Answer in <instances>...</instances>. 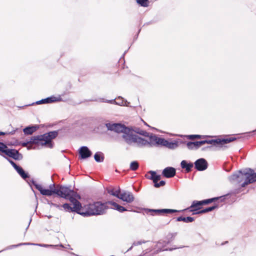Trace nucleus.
Returning a JSON list of instances; mask_svg holds the SVG:
<instances>
[{
	"label": "nucleus",
	"mask_w": 256,
	"mask_h": 256,
	"mask_svg": "<svg viewBox=\"0 0 256 256\" xmlns=\"http://www.w3.org/2000/svg\"><path fill=\"white\" fill-rule=\"evenodd\" d=\"M212 148V146H207L206 147H204L202 148V150H206L208 149V148Z\"/></svg>",
	"instance_id": "nucleus-51"
},
{
	"label": "nucleus",
	"mask_w": 256,
	"mask_h": 256,
	"mask_svg": "<svg viewBox=\"0 0 256 256\" xmlns=\"http://www.w3.org/2000/svg\"><path fill=\"white\" fill-rule=\"evenodd\" d=\"M76 198H71L70 200L74 205V206L72 208V212H76L79 214L86 216L85 214H82V212L85 213L86 212V205L82 206L80 202Z\"/></svg>",
	"instance_id": "nucleus-10"
},
{
	"label": "nucleus",
	"mask_w": 256,
	"mask_h": 256,
	"mask_svg": "<svg viewBox=\"0 0 256 256\" xmlns=\"http://www.w3.org/2000/svg\"><path fill=\"white\" fill-rule=\"evenodd\" d=\"M178 146V142L177 141H174V142H170L168 140L166 147L170 149L174 150L177 148Z\"/></svg>",
	"instance_id": "nucleus-31"
},
{
	"label": "nucleus",
	"mask_w": 256,
	"mask_h": 256,
	"mask_svg": "<svg viewBox=\"0 0 256 256\" xmlns=\"http://www.w3.org/2000/svg\"><path fill=\"white\" fill-rule=\"evenodd\" d=\"M130 132L124 133L122 138L126 144L131 145L134 142L136 135L130 134Z\"/></svg>",
	"instance_id": "nucleus-18"
},
{
	"label": "nucleus",
	"mask_w": 256,
	"mask_h": 256,
	"mask_svg": "<svg viewBox=\"0 0 256 256\" xmlns=\"http://www.w3.org/2000/svg\"><path fill=\"white\" fill-rule=\"evenodd\" d=\"M180 166L182 168L185 169L187 172H189L192 170L194 164L192 162H188L186 160H183L180 162Z\"/></svg>",
	"instance_id": "nucleus-23"
},
{
	"label": "nucleus",
	"mask_w": 256,
	"mask_h": 256,
	"mask_svg": "<svg viewBox=\"0 0 256 256\" xmlns=\"http://www.w3.org/2000/svg\"><path fill=\"white\" fill-rule=\"evenodd\" d=\"M136 2L142 6L147 7L148 6V0H136Z\"/></svg>",
	"instance_id": "nucleus-35"
},
{
	"label": "nucleus",
	"mask_w": 256,
	"mask_h": 256,
	"mask_svg": "<svg viewBox=\"0 0 256 256\" xmlns=\"http://www.w3.org/2000/svg\"><path fill=\"white\" fill-rule=\"evenodd\" d=\"M227 195L222 196L219 197H215L212 198L204 200H202V204H210L212 202H216L218 200H220V202H224L225 200V198Z\"/></svg>",
	"instance_id": "nucleus-20"
},
{
	"label": "nucleus",
	"mask_w": 256,
	"mask_h": 256,
	"mask_svg": "<svg viewBox=\"0 0 256 256\" xmlns=\"http://www.w3.org/2000/svg\"><path fill=\"white\" fill-rule=\"evenodd\" d=\"M94 158L98 162H102L104 160V155L102 152H98L94 155Z\"/></svg>",
	"instance_id": "nucleus-29"
},
{
	"label": "nucleus",
	"mask_w": 256,
	"mask_h": 256,
	"mask_svg": "<svg viewBox=\"0 0 256 256\" xmlns=\"http://www.w3.org/2000/svg\"><path fill=\"white\" fill-rule=\"evenodd\" d=\"M100 101L102 102H108V103H110V104L115 103L116 104L120 105V106L124 104L123 100H122L121 102L116 101V100L114 99V100H106L104 101V98H100Z\"/></svg>",
	"instance_id": "nucleus-33"
},
{
	"label": "nucleus",
	"mask_w": 256,
	"mask_h": 256,
	"mask_svg": "<svg viewBox=\"0 0 256 256\" xmlns=\"http://www.w3.org/2000/svg\"><path fill=\"white\" fill-rule=\"evenodd\" d=\"M120 199L122 201L130 203L134 201V196L131 192L122 190Z\"/></svg>",
	"instance_id": "nucleus-14"
},
{
	"label": "nucleus",
	"mask_w": 256,
	"mask_h": 256,
	"mask_svg": "<svg viewBox=\"0 0 256 256\" xmlns=\"http://www.w3.org/2000/svg\"><path fill=\"white\" fill-rule=\"evenodd\" d=\"M108 202L105 203L96 202L86 204V212H82V214H85L86 216L104 214L106 213V210L108 208Z\"/></svg>",
	"instance_id": "nucleus-2"
},
{
	"label": "nucleus",
	"mask_w": 256,
	"mask_h": 256,
	"mask_svg": "<svg viewBox=\"0 0 256 256\" xmlns=\"http://www.w3.org/2000/svg\"><path fill=\"white\" fill-rule=\"evenodd\" d=\"M208 166L206 160L203 158H199L194 162L195 168L198 171L204 170L207 168Z\"/></svg>",
	"instance_id": "nucleus-12"
},
{
	"label": "nucleus",
	"mask_w": 256,
	"mask_h": 256,
	"mask_svg": "<svg viewBox=\"0 0 256 256\" xmlns=\"http://www.w3.org/2000/svg\"><path fill=\"white\" fill-rule=\"evenodd\" d=\"M236 140V138L230 137L226 138L216 139L210 140H205L206 144H211L218 147L219 148H222L224 146ZM226 148V146H224Z\"/></svg>",
	"instance_id": "nucleus-8"
},
{
	"label": "nucleus",
	"mask_w": 256,
	"mask_h": 256,
	"mask_svg": "<svg viewBox=\"0 0 256 256\" xmlns=\"http://www.w3.org/2000/svg\"><path fill=\"white\" fill-rule=\"evenodd\" d=\"M39 128L38 125H33L28 126L23 129V132L24 134L28 135L32 134Z\"/></svg>",
	"instance_id": "nucleus-22"
},
{
	"label": "nucleus",
	"mask_w": 256,
	"mask_h": 256,
	"mask_svg": "<svg viewBox=\"0 0 256 256\" xmlns=\"http://www.w3.org/2000/svg\"><path fill=\"white\" fill-rule=\"evenodd\" d=\"M32 184L35 186L40 193L43 196H50L53 194H56V186L54 184L49 186L50 189L43 188L41 184H38L34 180H32Z\"/></svg>",
	"instance_id": "nucleus-6"
},
{
	"label": "nucleus",
	"mask_w": 256,
	"mask_h": 256,
	"mask_svg": "<svg viewBox=\"0 0 256 256\" xmlns=\"http://www.w3.org/2000/svg\"><path fill=\"white\" fill-rule=\"evenodd\" d=\"M148 173L150 174V176L146 174V177L148 179L152 180L154 184L160 180L161 178L160 176L156 174V172L150 170L148 172Z\"/></svg>",
	"instance_id": "nucleus-21"
},
{
	"label": "nucleus",
	"mask_w": 256,
	"mask_h": 256,
	"mask_svg": "<svg viewBox=\"0 0 256 256\" xmlns=\"http://www.w3.org/2000/svg\"><path fill=\"white\" fill-rule=\"evenodd\" d=\"M8 134L7 132H0V136H4V135H6V134Z\"/></svg>",
	"instance_id": "nucleus-52"
},
{
	"label": "nucleus",
	"mask_w": 256,
	"mask_h": 256,
	"mask_svg": "<svg viewBox=\"0 0 256 256\" xmlns=\"http://www.w3.org/2000/svg\"><path fill=\"white\" fill-rule=\"evenodd\" d=\"M218 204L215 203L214 206H210V207H208V208H207V210H208V212H211V211H212L213 210L217 208H218Z\"/></svg>",
	"instance_id": "nucleus-40"
},
{
	"label": "nucleus",
	"mask_w": 256,
	"mask_h": 256,
	"mask_svg": "<svg viewBox=\"0 0 256 256\" xmlns=\"http://www.w3.org/2000/svg\"><path fill=\"white\" fill-rule=\"evenodd\" d=\"M48 204L50 205L51 206H52V204H54V203L52 202H48Z\"/></svg>",
	"instance_id": "nucleus-54"
},
{
	"label": "nucleus",
	"mask_w": 256,
	"mask_h": 256,
	"mask_svg": "<svg viewBox=\"0 0 256 256\" xmlns=\"http://www.w3.org/2000/svg\"><path fill=\"white\" fill-rule=\"evenodd\" d=\"M1 156H2L4 158H5L8 162L12 164V166L14 167V168H16L18 166V165L12 160L6 157L5 156H3L2 154H0Z\"/></svg>",
	"instance_id": "nucleus-41"
},
{
	"label": "nucleus",
	"mask_w": 256,
	"mask_h": 256,
	"mask_svg": "<svg viewBox=\"0 0 256 256\" xmlns=\"http://www.w3.org/2000/svg\"><path fill=\"white\" fill-rule=\"evenodd\" d=\"M176 174V170L172 167H166L164 168L162 172V176L166 178L174 177Z\"/></svg>",
	"instance_id": "nucleus-15"
},
{
	"label": "nucleus",
	"mask_w": 256,
	"mask_h": 256,
	"mask_svg": "<svg viewBox=\"0 0 256 256\" xmlns=\"http://www.w3.org/2000/svg\"><path fill=\"white\" fill-rule=\"evenodd\" d=\"M193 142H188L186 143V146L189 150H194V146Z\"/></svg>",
	"instance_id": "nucleus-43"
},
{
	"label": "nucleus",
	"mask_w": 256,
	"mask_h": 256,
	"mask_svg": "<svg viewBox=\"0 0 256 256\" xmlns=\"http://www.w3.org/2000/svg\"><path fill=\"white\" fill-rule=\"evenodd\" d=\"M32 221V220H30V222H29V224H28V226L27 228H26V230L29 227V226H30V222H31Z\"/></svg>",
	"instance_id": "nucleus-55"
},
{
	"label": "nucleus",
	"mask_w": 256,
	"mask_h": 256,
	"mask_svg": "<svg viewBox=\"0 0 256 256\" xmlns=\"http://www.w3.org/2000/svg\"><path fill=\"white\" fill-rule=\"evenodd\" d=\"M166 184V182L164 180H160L159 182H155L154 186L155 188H160V186H164Z\"/></svg>",
	"instance_id": "nucleus-39"
},
{
	"label": "nucleus",
	"mask_w": 256,
	"mask_h": 256,
	"mask_svg": "<svg viewBox=\"0 0 256 256\" xmlns=\"http://www.w3.org/2000/svg\"><path fill=\"white\" fill-rule=\"evenodd\" d=\"M139 166V164L137 161H132L130 164V168L132 171L136 170Z\"/></svg>",
	"instance_id": "nucleus-34"
},
{
	"label": "nucleus",
	"mask_w": 256,
	"mask_h": 256,
	"mask_svg": "<svg viewBox=\"0 0 256 256\" xmlns=\"http://www.w3.org/2000/svg\"><path fill=\"white\" fill-rule=\"evenodd\" d=\"M168 140H165L164 138H159L158 141H157V144H160L162 146H166Z\"/></svg>",
	"instance_id": "nucleus-37"
},
{
	"label": "nucleus",
	"mask_w": 256,
	"mask_h": 256,
	"mask_svg": "<svg viewBox=\"0 0 256 256\" xmlns=\"http://www.w3.org/2000/svg\"><path fill=\"white\" fill-rule=\"evenodd\" d=\"M108 204L112 205L113 206L112 208L117 210L120 212L127 210L124 207L118 204L117 203L114 202L108 201Z\"/></svg>",
	"instance_id": "nucleus-24"
},
{
	"label": "nucleus",
	"mask_w": 256,
	"mask_h": 256,
	"mask_svg": "<svg viewBox=\"0 0 256 256\" xmlns=\"http://www.w3.org/2000/svg\"><path fill=\"white\" fill-rule=\"evenodd\" d=\"M106 126L108 130H113L118 133L122 132L124 134L130 132V128L120 124L106 123Z\"/></svg>",
	"instance_id": "nucleus-9"
},
{
	"label": "nucleus",
	"mask_w": 256,
	"mask_h": 256,
	"mask_svg": "<svg viewBox=\"0 0 256 256\" xmlns=\"http://www.w3.org/2000/svg\"><path fill=\"white\" fill-rule=\"evenodd\" d=\"M62 100V98L60 96L56 97L54 96H52L50 97H48L46 98L42 99L40 100L37 101L36 104H50L54 102H60Z\"/></svg>",
	"instance_id": "nucleus-13"
},
{
	"label": "nucleus",
	"mask_w": 256,
	"mask_h": 256,
	"mask_svg": "<svg viewBox=\"0 0 256 256\" xmlns=\"http://www.w3.org/2000/svg\"><path fill=\"white\" fill-rule=\"evenodd\" d=\"M146 241L142 240L137 241V242H133V246H138V245L146 243Z\"/></svg>",
	"instance_id": "nucleus-45"
},
{
	"label": "nucleus",
	"mask_w": 256,
	"mask_h": 256,
	"mask_svg": "<svg viewBox=\"0 0 256 256\" xmlns=\"http://www.w3.org/2000/svg\"><path fill=\"white\" fill-rule=\"evenodd\" d=\"M252 132H256V129L254 130H253Z\"/></svg>",
	"instance_id": "nucleus-59"
},
{
	"label": "nucleus",
	"mask_w": 256,
	"mask_h": 256,
	"mask_svg": "<svg viewBox=\"0 0 256 256\" xmlns=\"http://www.w3.org/2000/svg\"><path fill=\"white\" fill-rule=\"evenodd\" d=\"M246 173H248L247 168L236 172L228 177V180L231 182L242 184L246 181L247 177Z\"/></svg>",
	"instance_id": "nucleus-5"
},
{
	"label": "nucleus",
	"mask_w": 256,
	"mask_h": 256,
	"mask_svg": "<svg viewBox=\"0 0 256 256\" xmlns=\"http://www.w3.org/2000/svg\"><path fill=\"white\" fill-rule=\"evenodd\" d=\"M79 154L82 159L87 158L92 154V152L86 146H82L80 148Z\"/></svg>",
	"instance_id": "nucleus-16"
},
{
	"label": "nucleus",
	"mask_w": 256,
	"mask_h": 256,
	"mask_svg": "<svg viewBox=\"0 0 256 256\" xmlns=\"http://www.w3.org/2000/svg\"><path fill=\"white\" fill-rule=\"evenodd\" d=\"M178 212V211L172 209H161L160 214H172Z\"/></svg>",
	"instance_id": "nucleus-36"
},
{
	"label": "nucleus",
	"mask_w": 256,
	"mask_h": 256,
	"mask_svg": "<svg viewBox=\"0 0 256 256\" xmlns=\"http://www.w3.org/2000/svg\"><path fill=\"white\" fill-rule=\"evenodd\" d=\"M58 131L54 130L45 133L43 134L32 136L30 140L23 142L21 145L26 147L28 146V149H40L44 146L52 148H54V143L52 140L58 136Z\"/></svg>",
	"instance_id": "nucleus-1"
},
{
	"label": "nucleus",
	"mask_w": 256,
	"mask_h": 256,
	"mask_svg": "<svg viewBox=\"0 0 256 256\" xmlns=\"http://www.w3.org/2000/svg\"><path fill=\"white\" fill-rule=\"evenodd\" d=\"M2 250L0 251V252H2Z\"/></svg>",
	"instance_id": "nucleus-60"
},
{
	"label": "nucleus",
	"mask_w": 256,
	"mask_h": 256,
	"mask_svg": "<svg viewBox=\"0 0 256 256\" xmlns=\"http://www.w3.org/2000/svg\"><path fill=\"white\" fill-rule=\"evenodd\" d=\"M228 242V241H226V242H224V243H222V245H223V244H227Z\"/></svg>",
	"instance_id": "nucleus-56"
},
{
	"label": "nucleus",
	"mask_w": 256,
	"mask_h": 256,
	"mask_svg": "<svg viewBox=\"0 0 256 256\" xmlns=\"http://www.w3.org/2000/svg\"><path fill=\"white\" fill-rule=\"evenodd\" d=\"M56 194L58 196L70 200L71 198L80 197L74 190L62 185H58L56 188Z\"/></svg>",
	"instance_id": "nucleus-4"
},
{
	"label": "nucleus",
	"mask_w": 256,
	"mask_h": 256,
	"mask_svg": "<svg viewBox=\"0 0 256 256\" xmlns=\"http://www.w3.org/2000/svg\"><path fill=\"white\" fill-rule=\"evenodd\" d=\"M198 142L200 146H201L206 144V140H204L198 141Z\"/></svg>",
	"instance_id": "nucleus-49"
},
{
	"label": "nucleus",
	"mask_w": 256,
	"mask_h": 256,
	"mask_svg": "<svg viewBox=\"0 0 256 256\" xmlns=\"http://www.w3.org/2000/svg\"><path fill=\"white\" fill-rule=\"evenodd\" d=\"M193 143H194L193 144H194V146L195 150H197L200 147V146L198 144V141L194 142H193Z\"/></svg>",
	"instance_id": "nucleus-47"
},
{
	"label": "nucleus",
	"mask_w": 256,
	"mask_h": 256,
	"mask_svg": "<svg viewBox=\"0 0 256 256\" xmlns=\"http://www.w3.org/2000/svg\"><path fill=\"white\" fill-rule=\"evenodd\" d=\"M247 170L248 173H246L247 174L246 180V182L241 184L242 188H244L248 184L256 182V172H254V170L251 168H247Z\"/></svg>",
	"instance_id": "nucleus-11"
},
{
	"label": "nucleus",
	"mask_w": 256,
	"mask_h": 256,
	"mask_svg": "<svg viewBox=\"0 0 256 256\" xmlns=\"http://www.w3.org/2000/svg\"><path fill=\"white\" fill-rule=\"evenodd\" d=\"M14 169L23 179L26 180L29 178L28 174L26 172L21 166H18Z\"/></svg>",
	"instance_id": "nucleus-25"
},
{
	"label": "nucleus",
	"mask_w": 256,
	"mask_h": 256,
	"mask_svg": "<svg viewBox=\"0 0 256 256\" xmlns=\"http://www.w3.org/2000/svg\"><path fill=\"white\" fill-rule=\"evenodd\" d=\"M176 235V233L170 234L168 236V240H160L158 241L156 243L154 247L152 249L148 248L144 250L143 252H144V255L146 256L147 254L150 252H152V254H156L162 251H172L173 250L176 249V248H166L165 247L174 240Z\"/></svg>",
	"instance_id": "nucleus-3"
},
{
	"label": "nucleus",
	"mask_w": 256,
	"mask_h": 256,
	"mask_svg": "<svg viewBox=\"0 0 256 256\" xmlns=\"http://www.w3.org/2000/svg\"><path fill=\"white\" fill-rule=\"evenodd\" d=\"M2 148H3L0 150V152L4 154L8 157L12 158L16 160H20L22 159L23 156L22 154L20 153L18 150L16 149L8 148L7 146L5 144H4V146H2Z\"/></svg>",
	"instance_id": "nucleus-7"
},
{
	"label": "nucleus",
	"mask_w": 256,
	"mask_h": 256,
	"mask_svg": "<svg viewBox=\"0 0 256 256\" xmlns=\"http://www.w3.org/2000/svg\"><path fill=\"white\" fill-rule=\"evenodd\" d=\"M108 192L110 195L114 196L120 199L122 192L120 188L118 190L111 188L108 190Z\"/></svg>",
	"instance_id": "nucleus-26"
},
{
	"label": "nucleus",
	"mask_w": 256,
	"mask_h": 256,
	"mask_svg": "<svg viewBox=\"0 0 256 256\" xmlns=\"http://www.w3.org/2000/svg\"><path fill=\"white\" fill-rule=\"evenodd\" d=\"M175 218L176 222L182 221L186 223L192 222L194 220V218L191 216L183 217L180 216Z\"/></svg>",
	"instance_id": "nucleus-28"
},
{
	"label": "nucleus",
	"mask_w": 256,
	"mask_h": 256,
	"mask_svg": "<svg viewBox=\"0 0 256 256\" xmlns=\"http://www.w3.org/2000/svg\"><path fill=\"white\" fill-rule=\"evenodd\" d=\"M17 130L18 129L16 128V129L14 130H13L8 132V134H11V135L14 134Z\"/></svg>",
	"instance_id": "nucleus-50"
},
{
	"label": "nucleus",
	"mask_w": 256,
	"mask_h": 256,
	"mask_svg": "<svg viewBox=\"0 0 256 256\" xmlns=\"http://www.w3.org/2000/svg\"><path fill=\"white\" fill-rule=\"evenodd\" d=\"M22 245H36V244H32V243H28V242H26V243H20L18 244H16V245H12L10 246L11 248H16V247H18V246H22ZM36 245H38V246H44V247H47L48 246H49L48 245H47V244H36ZM50 246H53L52 245H50Z\"/></svg>",
	"instance_id": "nucleus-32"
},
{
	"label": "nucleus",
	"mask_w": 256,
	"mask_h": 256,
	"mask_svg": "<svg viewBox=\"0 0 256 256\" xmlns=\"http://www.w3.org/2000/svg\"><path fill=\"white\" fill-rule=\"evenodd\" d=\"M150 138V144H156L157 141H158L159 138L158 137L156 134H154L152 133H149V136H148Z\"/></svg>",
	"instance_id": "nucleus-30"
},
{
	"label": "nucleus",
	"mask_w": 256,
	"mask_h": 256,
	"mask_svg": "<svg viewBox=\"0 0 256 256\" xmlns=\"http://www.w3.org/2000/svg\"><path fill=\"white\" fill-rule=\"evenodd\" d=\"M52 206L59 208L60 210H62V206H60L59 204H52Z\"/></svg>",
	"instance_id": "nucleus-48"
},
{
	"label": "nucleus",
	"mask_w": 256,
	"mask_h": 256,
	"mask_svg": "<svg viewBox=\"0 0 256 256\" xmlns=\"http://www.w3.org/2000/svg\"><path fill=\"white\" fill-rule=\"evenodd\" d=\"M134 143H136V146L138 147H142L146 145L150 144V142L136 135L135 136Z\"/></svg>",
	"instance_id": "nucleus-19"
},
{
	"label": "nucleus",
	"mask_w": 256,
	"mask_h": 256,
	"mask_svg": "<svg viewBox=\"0 0 256 256\" xmlns=\"http://www.w3.org/2000/svg\"><path fill=\"white\" fill-rule=\"evenodd\" d=\"M203 136L198 135V134H192L188 136V138L190 140H194L196 138H200L203 137Z\"/></svg>",
	"instance_id": "nucleus-42"
},
{
	"label": "nucleus",
	"mask_w": 256,
	"mask_h": 256,
	"mask_svg": "<svg viewBox=\"0 0 256 256\" xmlns=\"http://www.w3.org/2000/svg\"><path fill=\"white\" fill-rule=\"evenodd\" d=\"M208 212V210L206 208H205L202 210L196 212H194L193 214H204Z\"/></svg>",
	"instance_id": "nucleus-44"
},
{
	"label": "nucleus",
	"mask_w": 256,
	"mask_h": 256,
	"mask_svg": "<svg viewBox=\"0 0 256 256\" xmlns=\"http://www.w3.org/2000/svg\"><path fill=\"white\" fill-rule=\"evenodd\" d=\"M134 246H133V244H132V246H131V247H130V248L128 250L127 252L130 250L132 248V247H133Z\"/></svg>",
	"instance_id": "nucleus-53"
},
{
	"label": "nucleus",
	"mask_w": 256,
	"mask_h": 256,
	"mask_svg": "<svg viewBox=\"0 0 256 256\" xmlns=\"http://www.w3.org/2000/svg\"><path fill=\"white\" fill-rule=\"evenodd\" d=\"M149 212H154L155 213L160 214L161 209L158 210H154V209H149Z\"/></svg>",
	"instance_id": "nucleus-46"
},
{
	"label": "nucleus",
	"mask_w": 256,
	"mask_h": 256,
	"mask_svg": "<svg viewBox=\"0 0 256 256\" xmlns=\"http://www.w3.org/2000/svg\"><path fill=\"white\" fill-rule=\"evenodd\" d=\"M202 205V200H194L192 202L191 206L185 210H188L190 212H192L193 213L196 212V211L199 210L200 208V206Z\"/></svg>",
	"instance_id": "nucleus-17"
},
{
	"label": "nucleus",
	"mask_w": 256,
	"mask_h": 256,
	"mask_svg": "<svg viewBox=\"0 0 256 256\" xmlns=\"http://www.w3.org/2000/svg\"><path fill=\"white\" fill-rule=\"evenodd\" d=\"M90 101H98L97 100H90Z\"/></svg>",
	"instance_id": "nucleus-57"
},
{
	"label": "nucleus",
	"mask_w": 256,
	"mask_h": 256,
	"mask_svg": "<svg viewBox=\"0 0 256 256\" xmlns=\"http://www.w3.org/2000/svg\"><path fill=\"white\" fill-rule=\"evenodd\" d=\"M144 124H146V126H150L146 122H144Z\"/></svg>",
	"instance_id": "nucleus-58"
},
{
	"label": "nucleus",
	"mask_w": 256,
	"mask_h": 256,
	"mask_svg": "<svg viewBox=\"0 0 256 256\" xmlns=\"http://www.w3.org/2000/svg\"><path fill=\"white\" fill-rule=\"evenodd\" d=\"M132 130L134 132L140 135H142L144 136H149V133L146 132L144 130H143L140 128L138 127H134L132 128Z\"/></svg>",
	"instance_id": "nucleus-27"
},
{
	"label": "nucleus",
	"mask_w": 256,
	"mask_h": 256,
	"mask_svg": "<svg viewBox=\"0 0 256 256\" xmlns=\"http://www.w3.org/2000/svg\"><path fill=\"white\" fill-rule=\"evenodd\" d=\"M63 208L64 209L68 212H72V207L70 206V205L68 204H64L62 206V208Z\"/></svg>",
	"instance_id": "nucleus-38"
}]
</instances>
